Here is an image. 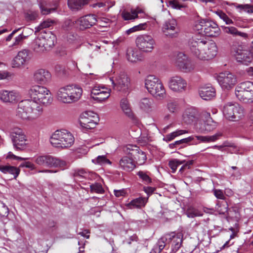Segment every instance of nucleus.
I'll list each match as a JSON object with an SVG mask.
<instances>
[{
	"label": "nucleus",
	"instance_id": "1",
	"mask_svg": "<svg viewBox=\"0 0 253 253\" xmlns=\"http://www.w3.org/2000/svg\"><path fill=\"white\" fill-rule=\"evenodd\" d=\"M30 99L19 102L16 116L24 121L32 122L40 118L43 113V106L52 101L50 90L46 87L36 84L28 90Z\"/></svg>",
	"mask_w": 253,
	"mask_h": 253
},
{
	"label": "nucleus",
	"instance_id": "2",
	"mask_svg": "<svg viewBox=\"0 0 253 253\" xmlns=\"http://www.w3.org/2000/svg\"><path fill=\"white\" fill-rule=\"evenodd\" d=\"M188 45L191 54L202 60H209L214 58L217 52L215 42L207 41L205 37L196 35L189 39Z\"/></svg>",
	"mask_w": 253,
	"mask_h": 253
},
{
	"label": "nucleus",
	"instance_id": "3",
	"mask_svg": "<svg viewBox=\"0 0 253 253\" xmlns=\"http://www.w3.org/2000/svg\"><path fill=\"white\" fill-rule=\"evenodd\" d=\"M83 90L76 84L66 85L59 87L56 92L58 100L63 103L72 104L78 101L82 97Z\"/></svg>",
	"mask_w": 253,
	"mask_h": 253
},
{
	"label": "nucleus",
	"instance_id": "4",
	"mask_svg": "<svg viewBox=\"0 0 253 253\" xmlns=\"http://www.w3.org/2000/svg\"><path fill=\"white\" fill-rule=\"evenodd\" d=\"M55 37L51 32L42 30L32 43V48L37 53H42L51 48L54 44Z\"/></svg>",
	"mask_w": 253,
	"mask_h": 253
},
{
	"label": "nucleus",
	"instance_id": "5",
	"mask_svg": "<svg viewBox=\"0 0 253 253\" xmlns=\"http://www.w3.org/2000/svg\"><path fill=\"white\" fill-rule=\"evenodd\" d=\"M74 141L72 134L66 129L55 131L50 139V142L53 147L62 149L71 147Z\"/></svg>",
	"mask_w": 253,
	"mask_h": 253
},
{
	"label": "nucleus",
	"instance_id": "6",
	"mask_svg": "<svg viewBox=\"0 0 253 253\" xmlns=\"http://www.w3.org/2000/svg\"><path fill=\"white\" fill-rule=\"evenodd\" d=\"M148 91L155 97H164L166 90L161 80L154 75L148 76L145 80Z\"/></svg>",
	"mask_w": 253,
	"mask_h": 253
},
{
	"label": "nucleus",
	"instance_id": "7",
	"mask_svg": "<svg viewBox=\"0 0 253 253\" xmlns=\"http://www.w3.org/2000/svg\"><path fill=\"white\" fill-rule=\"evenodd\" d=\"M235 94L241 101L246 103L253 102V82H244L236 87Z\"/></svg>",
	"mask_w": 253,
	"mask_h": 253
},
{
	"label": "nucleus",
	"instance_id": "8",
	"mask_svg": "<svg viewBox=\"0 0 253 253\" xmlns=\"http://www.w3.org/2000/svg\"><path fill=\"white\" fill-rule=\"evenodd\" d=\"M34 162L38 165L47 168L59 167L64 169L67 163L61 159L49 155H39L35 157Z\"/></svg>",
	"mask_w": 253,
	"mask_h": 253
},
{
	"label": "nucleus",
	"instance_id": "9",
	"mask_svg": "<svg viewBox=\"0 0 253 253\" xmlns=\"http://www.w3.org/2000/svg\"><path fill=\"white\" fill-rule=\"evenodd\" d=\"M110 80L115 90L124 95L129 93L130 82L129 77L126 73H120L116 77L115 80H114L113 78H110Z\"/></svg>",
	"mask_w": 253,
	"mask_h": 253
},
{
	"label": "nucleus",
	"instance_id": "10",
	"mask_svg": "<svg viewBox=\"0 0 253 253\" xmlns=\"http://www.w3.org/2000/svg\"><path fill=\"white\" fill-rule=\"evenodd\" d=\"M10 136L15 149L22 151L26 148L28 140L21 128L17 127L12 128L10 131Z\"/></svg>",
	"mask_w": 253,
	"mask_h": 253
},
{
	"label": "nucleus",
	"instance_id": "11",
	"mask_svg": "<svg viewBox=\"0 0 253 253\" xmlns=\"http://www.w3.org/2000/svg\"><path fill=\"white\" fill-rule=\"evenodd\" d=\"M223 113L227 119L235 121L244 116V111L238 104L229 102L224 106Z\"/></svg>",
	"mask_w": 253,
	"mask_h": 253
},
{
	"label": "nucleus",
	"instance_id": "12",
	"mask_svg": "<svg viewBox=\"0 0 253 253\" xmlns=\"http://www.w3.org/2000/svg\"><path fill=\"white\" fill-rule=\"evenodd\" d=\"M175 66L184 73H189L194 70L195 64L191 59L184 53L178 52L175 58Z\"/></svg>",
	"mask_w": 253,
	"mask_h": 253
},
{
	"label": "nucleus",
	"instance_id": "13",
	"mask_svg": "<svg viewBox=\"0 0 253 253\" xmlns=\"http://www.w3.org/2000/svg\"><path fill=\"white\" fill-rule=\"evenodd\" d=\"M201 118L204 122L202 123V120L197 122L196 126L201 133H205L214 129L216 127V123L211 117L210 113L206 111H203L201 114Z\"/></svg>",
	"mask_w": 253,
	"mask_h": 253
},
{
	"label": "nucleus",
	"instance_id": "14",
	"mask_svg": "<svg viewBox=\"0 0 253 253\" xmlns=\"http://www.w3.org/2000/svg\"><path fill=\"white\" fill-rule=\"evenodd\" d=\"M138 48L144 52H150L154 48L155 41L153 38L148 35H141L138 36L135 40Z\"/></svg>",
	"mask_w": 253,
	"mask_h": 253
},
{
	"label": "nucleus",
	"instance_id": "15",
	"mask_svg": "<svg viewBox=\"0 0 253 253\" xmlns=\"http://www.w3.org/2000/svg\"><path fill=\"white\" fill-rule=\"evenodd\" d=\"M169 88L173 92L181 93L187 87V81L180 76H174L169 78L168 81Z\"/></svg>",
	"mask_w": 253,
	"mask_h": 253
},
{
	"label": "nucleus",
	"instance_id": "16",
	"mask_svg": "<svg viewBox=\"0 0 253 253\" xmlns=\"http://www.w3.org/2000/svg\"><path fill=\"white\" fill-rule=\"evenodd\" d=\"M98 117L96 113L92 111H86L80 116V124L81 127L86 129L95 127Z\"/></svg>",
	"mask_w": 253,
	"mask_h": 253
},
{
	"label": "nucleus",
	"instance_id": "17",
	"mask_svg": "<svg viewBox=\"0 0 253 253\" xmlns=\"http://www.w3.org/2000/svg\"><path fill=\"white\" fill-rule=\"evenodd\" d=\"M217 81L222 89L227 90L232 88L237 83L236 76L229 72L220 73Z\"/></svg>",
	"mask_w": 253,
	"mask_h": 253
},
{
	"label": "nucleus",
	"instance_id": "18",
	"mask_svg": "<svg viewBox=\"0 0 253 253\" xmlns=\"http://www.w3.org/2000/svg\"><path fill=\"white\" fill-rule=\"evenodd\" d=\"M111 90L102 84H95L91 91V98L98 102H102L110 96Z\"/></svg>",
	"mask_w": 253,
	"mask_h": 253
},
{
	"label": "nucleus",
	"instance_id": "19",
	"mask_svg": "<svg viewBox=\"0 0 253 253\" xmlns=\"http://www.w3.org/2000/svg\"><path fill=\"white\" fill-rule=\"evenodd\" d=\"M32 80L39 85H46L51 81V74L46 69H38L34 71Z\"/></svg>",
	"mask_w": 253,
	"mask_h": 253
},
{
	"label": "nucleus",
	"instance_id": "20",
	"mask_svg": "<svg viewBox=\"0 0 253 253\" xmlns=\"http://www.w3.org/2000/svg\"><path fill=\"white\" fill-rule=\"evenodd\" d=\"M31 58V52L27 49L19 51L12 62L13 68H20L27 64Z\"/></svg>",
	"mask_w": 253,
	"mask_h": 253
},
{
	"label": "nucleus",
	"instance_id": "21",
	"mask_svg": "<svg viewBox=\"0 0 253 253\" xmlns=\"http://www.w3.org/2000/svg\"><path fill=\"white\" fill-rule=\"evenodd\" d=\"M127 153L139 165L143 164L146 160L147 157L145 152L136 145H128L127 147Z\"/></svg>",
	"mask_w": 253,
	"mask_h": 253
},
{
	"label": "nucleus",
	"instance_id": "22",
	"mask_svg": "<svg viewBox=\"0 0 253 253\" xmlns=\"http://www.w3.org/2000/svg\"><path fill=\"white\" fill-rule=\"evenodd\" d=\"M177 22L174 18H170L164 24L162 31L166 36L169 38L175 37L177 32L175 31L177 27Z\"/></svg>",
	"mask_w": 253,
	"mask_h": 253
},
{
	"label": "nucleus",
	"instance_id": "23",
	"mask_svg": "<svg viewBox=\"0 0 253 253\" xmlns=\"http://www.w3.org/2000/svg\"><path fill=\"white\" fill-rule=\"evenodd\" d=\"M19 98V93L15 90L8 91L2 90L0 91V100L4 103H15Z\"/></svg>",
	"mask_w": 253,
	"mask_h": 253
},
{
	"label": "nucleus",
	"instance_id": "24",
	"mask_svg": "<svg viewBox=\"0 0 253 253\" xmlns=\"http://www.w3.org/2000/svg\"><path fill=\"white\" fill-rule=\"evenodd\" d=\"M119 167L126 171H132L135 168V161L127 153V155L123 156L119 161Z\"/></svg>",
	"mask_w": 253,
	"mask_h": 253
},
{
	"label": "nucleus",
	"instance_id": "25",
	"mask_svg": "<svg viewBox=\"0 0 253 253\" xmlns=\"http://www.w3.org/2000/svg\"><path fill=\"white\" fill-rule=\"evenodd\" d=\"M204 32L207 36L217 37L219 35L220 30L216 23L209 19Z\"/></svg>",
	"mask_w": 253,
	"mask_h": 253
},
{
	"label": "nucleus",
	"instance_id": "26",
	"mask_svg": "<svg viewBox=\"0 0 253 253\" xmlns=\"http://www.w3.org/2000/svg\"><path fill=\"white\" fill-rule=\"evenodd\" d=\"M199 93L203 99L208 100L215 96V90L211 85H205L200 88Z\"/></svg>",
	"mask_w": 253,
	"mask_h": 253
},
{
	"label": "nucleus",
	"instance_id": "27",
	"mask_svg": "<svg viewBox=\"0 0 253 253\" xmlns=\"http://www.w3.org/2000/svg\"><path fill=\"white\" fill-rule=\"evenodd\" d=\"M148 197H140L131 200L126 204V207L129 209H141L144 207L148 202Z\"/></svg>",
	"mask_w": 253,
	"mask_h": 253
},
{
	"label": "nucleus",
	"instance_id": "28",
	"mask_svg": "<svg viewBox=\"0 0 253 253\" xmlns=\"http://www.w3.org/2000/svg\"><path fill=\"white\" fill-rule=\"evenodd\" d=\"M80 17L78 23L83 28H87L94 25L97 22L101 21L102 17Z\"/></svg>",
	"mask_w": 253,
	"mask_h": 253
},
{
	"label": "nucleus",
	"instance_id": "29",
	"mask_svg": "<svg viewBox=\"0 0 253 253\" xmlns=\"http://www.w3.org/2000/svg\"><path fill=\"white\" fill-rule=\"evenodd\" d=\"M235 53L234 55L236 56L237 60L239 61L245 63H250L252 61V58L253 57L250 52L247 50L242 49L234 50Z\"/></svg>",
	"mask_w": 253,
	"mask_h": 253
},
{
	"label": "nucleus",
	"instance_id": "30",
	"mask_svg": "<svg viewBox=\"0 0 253 253\" xmlns=\"http://www.w3.org/2000/svg\"><path fill=\"white\" fill-rule=\"evenodd\" d=\"M140 109L146 113H149L154 109V104L152 99L149 98H143L139 103Z\"/></svg>",
	"mask_w": 253,
	"mask_h": 253
},
{
	"label": "nucleus",
	"instance_id": "31",
	"mask_svg": "<svg viewBox=\"0 0 253 253\" xmlns=\"http://www.w3.org/2000/svg\"><path fill=\"white\" fill-rule=\"evenodd\" d=\"M171 242V251L170 253H175L181 247L182 243V235L177 233L169 237Z\"/></svg>",
	"mask_w": 253,
	"mask_h": 253
},
{
	"label": "nucleus",
	"instance_id": "32",
	"mask_svg": "<svg viewBox=\"0 0 253 253\" xmlns=\"http://www.w3.org/2000/svg\"><path fill=\"white\" fill-rule=\"evenodd\" d=\"M126 57L127 60L131 62H137L143 60V56L137 50L131 48L127 49Z\"/></svg>",
	"mask_w": 253,
	"mask_h": 253
},
{
	"label": "nucleus",
	"instance_id": "33",
	"mask_svg": "<svg viewBox=\"0 0 253 253\" xmlns=\"http://www.w3.org/2000/svg\"><path fill=\"white\" fill-rule=\"evenodd\" d=\"M222 135V133L218 132L211 136H202V135H195L196 141L197 142V145L201 142L203 143H209L214 142L219 139L220 137Z\"/></svg>",
	"mask_w": 253,
	"mask_h": 253
},
{
	"label": "nucleus",
	"instance_id": "34",
	"mask_svg": "<svg viewBox=\"0 0 253 253\" xmlns=\"http://www.w3.org/2000/svg\"><path fill=\"white\" fill-rule=\"evenodd\" d=\"M183 119L184 122L187 124L195 122L197 119L196 111L194 109H187L183 115Z\"/></svg>",
	"mask_w": 253,
	"mask_h": 253
},
{
	"label": "nucleus",
	"instance_id": "35",
	"mask_svg": "<svg viewBox=\"0 0 253 253\" xmlns=\"http://www.w3.org/2000/svg\"><path fill=\"white\" fill-rule=\"evenodd\" d=\"M89 0H68L69 7L72 11L80 9L84 5L88 3Z\"/></svg>",
	"mask_w": 253,
	"mask_h": 253
},
{
	"label": "nucleus",
	"instance_id": "36",
	"mask_svg": "<svg viewBox=\"0 0 253 253\" xmlns=\"http://www.w3.org/2000/svg\"><path fill=\"white\" fill-rule=\"evenodd\" d=\"M120 106L123 112L128 117H133V113L128 100L124 98L121 100Z\"/></svg>",
	"mask_w": 253,
	"mask_h": 253
},
{
	"label": "nucleus",
	"instance_id": "37",
	"mask_svg": "<svg viewBox=\"0 0 253 253\" xmlns=\"http://www.w3.org/2000/svg\"><path fill=\"white\" fill-rule=\"evenodd\" d=\"M0 171L4 173H9L13 175L14 178H16L19 174L20 169L13 166H0Z\"/></svg>",
	"mask_w": 253,
	"mask_h": 253
},
{
	"label": "nucleus",
	"instance_id": "38",
	"mask_svg": "<svg viewBox=\"0 0 253 253\" xmlns=\"http://www.w3.org/2000/svg\"><path fill=\"white\" fill-rule=\"evenodd\" d=\"M87 171L83 169H75L72 171V174L75 180L82 182L87 176Z\"/></svg>",
	"mask_w": 253,
	"mask_h": 253
},
{
	"label": "nucleus",
	"instance_id": "39",
	"mask_svg": "<svg viewBox=\"0 0 253 253\" xmlns=\"http://www.w3.org/2000/svg\"><path fill=\"white\" fill-rule=\"evenodd\" d=\"M167 238L162 237L160 239L157 244L155 245L150 252V253H160L166 246Z\"/></svg>",
	"mask_w": 253,
	"mask_h": 253
},
{
	"label": "nucleus",
	"instance_id": "40",
	"mask_svg": "<svg viewBox=\"0 0 253 253\" xmlns=\"http://www.w3.org/2000/svg\"><path fill=\"white\" fill-rule=\"evenodd\" d=\"M188 131L184 129H177L175 131L168 134L164 138V140L169 142L174 139L175 137L180 136L181 135L188 133Z\"/></svg>",
	"mask_w": 253,
	"mask_h": 253
},
{
	"label": "nucleus",
	"instance_id": "41",
	"mask_svg": "<svg viewBox=\"0 0 253 253\" xmlns=\"http://www.w3.org/2000/svg\"><path fill=\"white\" fill-rule=\"evenodd\" d=\"M209 19L207 18H200L198 20L195 21L193 25L194 30L201 32H204L207 25Z\"/></svg>",
	"mask_w": 253,
	"mask_h": 253
},
{
	"label": "nucleus",
	"instance_id": "42",
	"mask_svg": "<svg viewBox=\"0 0 253 253\" xmlns=\"http://www.w3.org/2000/svg\"><path fill=\"white\" fill-rule=\"evenodd\" d=\"M234 5L240 12H245L248 14L253 13V5L250 4H240L234 3Z\"/></svg>",
	"mask_w": 253,
	"mask_h": 253
},
{
	"label": "nucleus",
	"instance_id": "43",
	"mask_svg": "<svg viewBox=\"0 0 253 253\" xmlns=\"http://www.w3.org/2000/svg\"><path fill=\"white\" fill-rule=\"evenodd\" d=\"M226 33L232 35L234 37H241L246 38L247 37V34L238 31L237 29L233 27H225L224 29Z\"/></svg>",
	"mask_w": 253,
	"mask_h": 253
},
{
	"label": "nucleus",
	"instance_id": "44",
	"mask_svg": "<svg viewBox=\"0 0 253 253\" xmlns=\"http://www.w3.org/2000/svg\"><path fill=\"white\" fill-rule=\"evenodd\" d=\"M167 5L173 9L180 10L183 8H185L187 6L184 3H181L177 0H170L167 2Z\"/></svg>",
	"mask_w": 253,
	"mask_h": 253
},
{
	"label": "nucleus",
	"instance_id": "45",
	"mask_svg": "<svg viewBox=\"0 0 253 253\" xmlns=\"http://www.w3.org/2000/svg\"><path fill=\"white\" fill-rule=\"evenodd\" d=\"M195 135H191L188 137L179 140L175 141L176 143H179L181 144H187V145H197V142L196 141Z\"/></svg>",
	"mask_w": 253,
	"mask_h": 253
},
{
	"label": "nucleus",
	"instance_id": "46",
	"mask_svg": "<svg viewBox=\"0 0 253 253\" xmlns=\"http://www.w3.org/2000/svg\"><path fill=\"white\" fill-rule=\"evenodd\" d=\"M215 209L216 211L219 214H224L228 211V204L226 202H218L215 206Z\"/></svg>",
	"mask_w": 253,
	"mask_h": 253
},
{
	"label": "nucleus",
	"instance_id": "47",
	"mask_svg": "<svg viewBox=\"0 0 253 253\" xmlns=\"http://www.w3.org/2000/svg\"><path fill=\"white\" fill-rule=\"evenodd\" d=\"M227 217L238 221L240 218V214L238 209L235 208H230L227 212Z\"/></svg>",
	"mask_w": 253,
	"mask_h": 253
},
{
	"label": "nucleus",
	"instance_id": "48",
	"mask_svg": "<svg viewBox=\"0 0 253 253\" xmlns=\"http://www.w3.org/2000/svg\"><path fill=\"white\" fill-rule=\"evenodd\" d=\"M55 23V21L50 19H47L42 22L40 25L36 28V33L40 32L41 30L44 28H49L52 26Z\"/></svg>",
	"mask_w": 253,
	"mask_h": 253
},
{
	"label": "nucleus",
	"instance_id": "49",
	"mask_svg": "<svg viewBox=\"0 0 253 253\" xmlns=\"http://www.w3.org/2000/svg\"><path fill=\"white\" fill-rule=\"evenodd\" d=\"M186 214L187 217L189 218H194L196 216H202L203 215L201 211H199L198 209L193 208L188 209L186 212Z\"/></svg>",
	"mask_w": 253,
	"mask_h": 253
},
{
	"label": "nucleus",
	"instance_id": "50",
	"mask_svg": "<svg viewBox=\"0 0 253 253\" xmlns=\"http://www.w3.org/2000/svg\"><path fill=\"white\" fill-rule=\"evenodd\" d=\"M184 162L185 161H180L177 159H174L169 162V166L171 169L172 172L174 173L177 169V167L184 164Z\"/></svg>",
	"mask_w": 253,
	"mask_h": 253
},
{
	"label": "nucleus",
	"instance_id": "51",
	"mask_svg": "<svg viewBox=\"0 0 253 253\" xmlns=\"http://www.w3.org/2000/svg\"><path fill=\"white\" fill-rule=\"evenodd\" d=\"M92 162L95 164L100 165H103L107 164H111V162L103 155L98 156L96 159H92Z\"/></svg>",
	"mask_w": 253,
	"mask_h": 253
},
{
	"label": "nucleus",
	"instance_id": "52",
	"mask_svg": "<svg viewBox=\"0 0 253 253\" xmlns=\"http://www.w3.org/2000/svg\"><path fill=\"white\" fill-rule=\"evenodd\" d=\"M137 174L144 184H148L152 182V179L146 172L143 171H139L137 172Z\"/></svg>",
	"mask_w": 253,
	"mask_h": 253
},
{
	"label": "nucleus",
	"instance_id": "53",
	"mask_svg": "<svg viewBox=\"0 0 253 253\" xmlns=\"http://www.w3.org/2000/svg\"><path fill=\"white\" fill-rule=\"evenodd\" d=\"M146 28V23H143L139 24L137 25L134 26L133 27L129 29L126 31V33L127 35H129L130 34L138 31L141 30H144Z\"/></svg>",
	"mask_w": 253,
	"mask_h": 253
},
{
	"label": "nucleus",
	"instance_id": "54",
	"mask_svg": "<svg viewBox=\"0 0 253 253\" xmlns=\"http://www.w3.org/2000/svg\"><path fill=\"white\" fill-rule=\"evenodd\" d=\"M90 191L91 192L102 194L104 192V190L101 184L95 183L90 185Z\"/></svg>",
	"mask_w": 253,
	"mask_h": 253
},
{
	"label": "nucleus",
	"instance_id": "55",
	"mask_svg": "<svg viewBox=\"0 0 253 253\" xmlns=\"http://www.w3.org/2000/svg\"><path fill=\"white\" fill-rule=\"evenodd\" d=\"M167 108L170 113H175L178 108L177 102L175 100L169 101L167 104Z\"/></svg>",
	"mask_w": 253,
	"mask_h": 253
},
{
	"label": "nucleus",
	"instance_id": "56",
	"mask_svg": "<svg viewBox=\"0 0 253 253\" xmlns=\"http://www.w3.org/2000/svg\"><path fill=\"white\" fill-rule=\"evenodd\" d=\"M9 210L7 207L2 202L0 201V215L2 216H7Z\"/></svg>",
	"mask_w": 253,
	"mask_h": 253
},
{
	"label": "nucleus",
	"instance_id": "57",
	"mask_svg": "<svg viewBox=\"0 0 253 253\" xmlns=\"http://www.w3.org/2000/svg\"><path fill=\"white\" fill-rule=\"evenodd\" d=\"M40 7L41 10V12L43 15H47L51 13V12L55 11L56 6L54 8H48L47 7H45L42 4H40Z\"/></svg>",
	"mask_w": 253,
	"mask_h": 253
},
{
	"label": "nucleus",
	"instance_id": "58",
	"mask_svg": "<svg viewBox=\"0 0 253 253\" xmlns=\"http://www.w3.org/2000/svg\"><path fill=\"white\" fill-rule=\"evenodd\" d=\"M156 188L153 187H150V186H144L143 187V191L147 194L148 197H149L155 191Z\"/></svg>",
	"mask_w": 253,
	"mask_h": 253
},
{
	"label": "nucleus",
	"instance_id": "59",
	"mask_svg": "<svg viewBox=\"0 0 253 253\" xmlns=\"http://www.w3.org/2000/svg\"><path fill=\"white\" fill-rule=\"evenodd\" d=\"M25 38L26 36H24L22 34H20L15 38V41L12 46L18 45Z\"/></svg>",
	"mask_w": 253,
	"mask_h": 253
},
{
	"label": "nucleus",
	"instance_id": "60",
	"mask_svg": "<svg viewBox=\"0 0 253 253\" xmlns=\"http://www.w3.org/2000/svg\"><path fill=\"white\" fill-rule=\"evenodd\" d=\"M114 193L115 196L118 198L124 197L126 194V191L125 189L114 190Z\"/></svg>",
	"mask_w": 253,
	"mask_h": 253
},
{
	"label": "nucleus",
	"instance_id": "61",
	"mask_svg": "<svg viewBox=\"0 0 253 253\" xmlns=\"http://www.w3.org/2000/svg\"><path fill=\"white\" fill-rule=\"evenodd\" d=\"M21 167H26L31 169V170L35 169H36L35 165L30 162H25L22 163L20 166Z\"/></svg>",
	"mask_w": 253,
	"mask_h": 253
},
{
	"label": "nucleus",
	"instance_id": "62",
	"mask_svg": "<svg viewBox=\"0 0 253 253\" xmlns=\"http://www.w3.org/2000/svg\"><path fill=\"white\" fill-rule=\"evenodd\" d=\"M214 196L218 199H224L225 196L222 190L218 189H215L213 190Z\"/></svg>",
	"mask_w": 253,
	"mask_h": 253
},
{
	"label": "nucleus",
	"instance_id": "63",
	"mask_svg": "<svg viewBox=\"0 0 253 253\" xmlns=\"http://www.w3.org/2000/svg\"><path fill=\"white\" fill-rule=\"evenodd\" d=\"M132 16H138L139 14H144V10L140 7L132 9L131 10Z\"/></svg>",
	"mask_w": 253,
	"mask_h": 253
},
{
	"label": "nucleus",
	"instance_id": "64",
	"mask_svg": "<svg viewBox=\"0 0 253 253\" xmlns=\"http://www.w3.org/2000/svg\"><path fill=\"white\" fill-rule=\"evenodd\" d=\"M86 173L88 174L87 176H86V178H85V179L93 180L95 179L97 177V174L94 172L87 171Z\"/></svg>",
	"mask_w": 253,
	"mask_h": 253
}]
</instances>
